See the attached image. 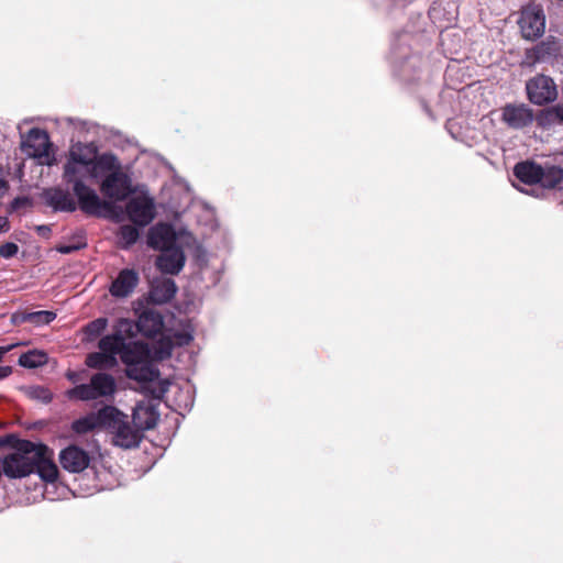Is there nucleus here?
<instances>
[{
    "mask_svg": "<svg viewBox=\"0 0 563 563\" xmlns=\"http://www.w3.org/2000/svg\"><path fill=\"white\" fill-rule=\"evenodd\" d=\"M114 167L115 157L111 154L98 156L92 166H85L74 162L65 164L63 179L67 185L71 186L81 211L97 217H110L113 213V202L100 199L97 192L85 184V179L98 178Z\"/></svg>",
    "mask_w": 563,
    "mask_h": 563,
    "instance_id": "nucleus-1",
    "label": "nucleus"
},
{
    "mask_svg": "<svg viewBox=\"0 0 563 563\" xmlns=\"http://www.w3.org/2000/svg\"><path fill=\"white\" fill-rule=\"evenodd\" d=\"M150 356L148 344L140 341H125L120 354L126 366L125 375L130 379L147 384L146 390L155 400H161L168 390L169 382L159 378V371L150 362Z\"/></svg>",
    "mask_w": 563,
    "mask_h": 563,
    "instance_id": "nucleus-2",
    "label": "nucleus"
},
{
    "mask_svg": "<svg viewBox=\"0 0 563 563\" xmlns=\"http://www.w3.org/2000/svg\"><path fill=\"white\" fill-rule=\"evenodd\" d=\"M36 443L29 440H19L13 451L7 454L0 464V475L9 478H22L34 473L35 459L40 457Z\"/></svg>",
    "mask_w": 563,
    "mask_h": 563,
    "instance_id": "nucleus-3",
    "label": "nucleus"
},
{
    "mask_svg": "<svg viewBox=\"0 0 563 563\" xmlns=\"http://www.w3.org/2000/svg\"><path fill=\"white\" fill-rule=\"evenodd\" d=\"M117 391V383L111 374L98 372L93 374L87 384H80L67 391L70 399L82 401L110 399Z\"/></svg>",
    "mask_w": 563,
    "mask_h": 563,
    "instance_id": "nucleus-4",
    "label": "nucleus"
},
{
    "mask_svg": "<svg viewBox=\"0 0 563 563\" xmlns=\"http://www.w3.org/2000/svg\"><path fill=\"white\" fill-rule=\"evenodd\" d=\"M528 100L536 106L554 102L559 97L558 85L550 76L538 74L526 82Z\"/></svg>",
    "mask_w": 563,
    "mask_h": 563,
    "instance_id": "nucleus-5",
    "label": "nucleus"
},
{
    "mask_svg": "<svg viewBox=\"0 0 563 563\" xmlns=\"http://www.w3.org/2000/svg\"><path fill=\"white\" fill-rule=\"evenodd\" d=\"M518 24L523 38L534 41L541 37L545 31V15L541 5L537 2H529L521 10Z\"/></svg>",
    "mask_w": 563,
    "mask_h": 563,
    "instance_id": "nucleus-6",
    "label": "nucleus"
},
{
    "mask_svg": "<svg viewBox=\"0 0 563 563\" xmlns=\"http://www.w3.org/2000/svg\"><path fill=\"white\" fill-rule=\"evenodd\" d=\"M22 147L29 156L38 158L43 165L51 166L55 162V157L51 154L49 136L44 130L31 129L22 141Z\"/></svg>",
    "mask_w": 563,
    "mask_h": 563,
    "instance_id": "nucleus-7",
    "label": "nucleus"
},
{
    "mask_svg": "<svg viewBox=\"0 0 563 563\" xmlns=\"http://www.w3.org/2000/svg\"><path fill=\"white\" fill-rule=\"evenodd\" d=\"M109 173L100 185L101 192L111 200L123 201L132 192L130 177L120 169L115 159V167Z\"/></svg>",
    "mask_w": 563,
    "mask_h": 563,
    "instance_id": "nucleus-8",
    "label": "nucleus"
},
{
    "mask_svg": "<svg viewBox=\"0 0 563 563\" xmlns=\"http://www.w3.org/2000/svg\"><path fill=\"white\" fill-rule=\"evenodd\" d=\"M132 338H134L133 321L130 319H120L114 327L113 333L101 338L98 347L100 351L117 357L121 354L126 339Z\"/></svg>",
    "mask_w": 563,
    "mask_h": 563,
    "instance_id": "nucleus-9",
    "label": "nucleus"
},
{
    "mask_svg": "<svg viewBox=\"0 0 563 563\" xmlns=\"http://www.w3.org/2000/svg\"><path fill=\"white\" fill-rule=\"evenodd\" d=\"M106 427L114 430L113 443L120 448H135L141 441V430L133 429L128 422V416L121 411H119L118 417L110 419Z\"/></svg>",
    "mask_w": 563,
    "mask_h": 563,
    "instance_id": "nucleus-10",
    "label": "nucleus"
},
{
    "mask_svg": "<svg viewBox=\"0 0 563 563\" xmlns=\"http://www.w3.org/2000/svg\"><path fill=\"white\" fill-rule=\"evenodd\" d=\"M129 219L139 227L150 224L155 218V202L148 196H136L131 198L125 206Z\"/></svg>",
    "mask_w": 563,
    "mask_h": 563,
    "instance_id": "nucleus-11",
    "label": "nucleus"
},
{
    "mask_svg": "<svg viewBox=\"0 0 563 563\" xmlns=\"http://www.w3.org/2000/svg\"><path fill=\"white\" fill-rule=\"evenodd\" d=\"M560 55V45L553 40L542 41L526 49L521 66L533 67L539 63L553 64Z\"/></svg>",
    "mask_w": 563,
    "mask_h": 563,
    "instance_id": "nucleus-12",
    "label": "nucleus"
},
{
    "mask_svg": "<svg viewBox=\"0 0 563 563\" xmlns=\"http://www.w3.org/2000/svg\"><path fill=\"white\" fill-rule=\"evenodd\" d=\"M533 110L526 103H507L501 108V121L514 130H522L532 124Z\"/></svg>",
    "mask_w": 563,
    "mask_h": 563,
    "instance_id": "nucleus-13",
    "label": "nucleus"
},
{
    "mask_svg": "<svg viewBox=\"0 0 563 563\" xmlns=\"http://www.w3.org/2000/svg\"><path fill=\"white\" fill-rule=\"evenodd\" d=\"M119 410L112 406L101 408L97 413H90L86 417L77 419L73 422L71 429L74 432L84 434L97 427L106 426L110 419L118 417Z\"/></svg>",
    "mask_w": 563,
    "mask_h": 563,
    "instance_id": "nucleus-14",
    "label": "nucleus"
},
{
    "mask_svg": "<svg viewBox=\"0 0 563 563\" xmlns=\"http://www.w3.org/2000/svg\"><path fill=\"white\" fill-rule=\"evenodd\" d=\"M41 198L54 211L73 212L77 208V203L70 192L60 187L45 188L41 194Z\"/></svg>",
    "mask_w": 563,
    "mask_h": 563,
    "instance_id": "nucleus-15",
    "label": "nucleus"
},
{
    "mask_svg": "<svg viewBox=\"0 0 563 563\" xmlns=\"http://www.w3.org/2000/svg\"><path fill=\"white\" fill-rule=\"evenodd\" d=\"M59 463L62 467L70 473H80L90 464V455L77 445H69L60 451Z\"/></svg>",
    "mask_w": 563,
    "mask_h": 563,
    "instance_id": "nucleus-16",
    "label": "nucleus"
},
{
    "mask_svg": "<svg viewBox=\"0 0 563 563\" xmlns=\"http://www.w3.org/2000/svg\"><path fill=\"white\" fill-rule=\"evenodd\" d=\"M147 243L155 250H166L176 245V232L170 224L158 223L148 231Z\"/></svg>",
    "mask_w": 563,
    "mask_h": 563,
    "instance_id": "nucleus-17",
    "label": "nucleus"
},
{
    "mask_svg": "<svg viewBox=\"0 0 563 563\" xmlns=\"http://www.w3.org/2000/svg\"><path fill=\"white\" fill-rule=\"evenodd\" d=\"M133 325L134 336L140 332L144 336L153 338L162 331L164 321L159 312L147 309L139 316L136 322L133 321Z\"/></svg>",
    "mask_w": 563,
    "mask_h": 563,
    "instance_id": "nucleus-18",
    "label": "nucleus"
},
{
    "mask_svg": "<svg viewBox=\"0 0 563 563\" xmlns=\"http://www.w3.org/2000/svg\"><path fill=\"white\" fill-rule=\"evenodd\" d=\"M139 284V274L134 269H122L112 282L109 291L115 298H126Z\"/></svg>",
    "mask_w": 563,
    "mask_h": 563,
    "instance_id": "nucleus-19",
    "label": "nucleus"
},
{
    "mask_svg": "<svg viewBox=\"0 0 563 563\" xmlns=\"http://www.w3.org/2000/svg\"><path fill=\"white\" fill-rule=\"evenodd\" d=\"M161 255L157 257V267L166 274L176 275L185 265V254L180 246L168 247L161 251Z\"/></svg>",
    "mask_w": 563,
    "mask_h": 563,
    "instance_id": "nucleus-20",
    "label": "nucleus"
},
{
    "mask_svg": "<svg viewBox=\"0 0 563 563\" xmlns=\"http://www.w3.org/2000/svg\"><path fill=\"white\" fill-rule=\"evenodd\" d=\"M36 450L41 454L38 459H35L34 472L38 473L43 479L54 482L57 478L58 470L52 461L51 450L42 443H36Z\"/></svg>",
    "mask_w": 563,
    "mask_h": 563,
    "instance_id": "nucleus-21",
    "label": "nucleus"
},
{
    "mask_svg": "<svg viewBox=\"0 0 563 563\" xmlns=\"http://www.w3.org/2000/svg\"><path fill=\"white\" fill-rule=\"evenodd\" d=\"M158 412L155 406L148 402H139L132 415L133 423L139 430H150L154 428L158 420Z\"/></svg>",
    "mask_w": 563,
    "mask_h": 563,
    "instance_id": "nucleus-22",
    "label": "nucleus"
},
{
    "mask_svg": "<svg viewBox=\"0 0 563 563\" xmlns=\"http://www.w3.org/2000/svg\"><path fill=\"white\" fill-rule=\"evenodd\" d=\"M177 291V286L172 278H161L153 282L150 297L155 303L162 305L172 300Z\"/></svg>",
    "mask_w": 563,
    "mask_h": 563,
    "instance_id": "nucleus-23",
    "label": "nucleus"
},
{
    "mask_svg": "<svg viewBox=\"0 0 563 563\" xmlns=\"http://www.w3.org/2000/svg\"><path fill=\"white\" fill-rule=\"evenodd\" d=\"M56 318V313L48 310L40 311H16L11 316V322L14 325H20L25 322L35 325H44L51 323Z\"/></svg>",
    "mask_w": 563,
    "mask_h": 563,
    "instance_id": "nucleus-24",
    "label": "nucleus"
},
{
    "mask_svg": "<svg viewBox=\"0 0 563 563\" xmlns=\"http://www.w3.org/2000/svg\"><path fill=\"white\" fill-rule=\"evenodd\" d=\"M514 173L520 181L528 185L540 184V179H542V166L533 162L518 163Z\"/></svg>",
    "mask_w": 563,
    "mask_h": 563,
    "instance_id": "nucleus-25",
    "label": "nucleus"
},
{
    "mask_svg": "<svg viewBox=\"0 0 563 563\" xmlns=\"http://www.w3.org/2000/svg\"><path fill=\"white\" fill-rule=\"evenodd\" d=\"M96 152L91 145L76 144L69 152V158L67 162H74L85 166H92L97 161Z\"/></svg>",
    "mask_w": 563,
    "mask_h": 563,
    "instance_id": "nucleus-26",
    "label": "nucleus"
},
{
    "mask_svg": "<svg viewBox=\"0 0 563 563\" xmlns=\"http://www.w3.org/2000/svg\"><path fill=\"white\" fill-rule=\"evenodd\" d=\"M85 363L95 369H112L118 365V358L100 351L88 354Z\"/></svg>",
    "mask_w": 563,
    "mask_h": 563,
    "instance_id": "nucleus-27",
    "label": "nucleus"
},
{
    "mask_svg": "<svg viewBox=\"0 0 563 563\" xmlns=\"http://www.w3.org/2000/svg\"><path fill=\"white\" fill-rule=\"evenodd\" d=\"M174 349L173 340L169 336H162L158 341H156L151 350V361H164L170 357Z\"/></svg>",
    "mask_w": 563,
    "mask_h": 563,
    "instance_id": "nucleus-28",
    "label": "nucleus"
},
{
    "mask_svg": "<svg viewBox=\"0 0 563 563\" xmlns=\"http://www.w3.org/2000/svg\"><path fill=\"white\" fill-rule=\"evenodd\" d=\"M48 357L44 351L32 350L19 357V365L26 368H36L47 363Z\"/></svg>",
    "mask_w": 563,
    "mask_h": 563,
    "instance_id": "nucleus-29",
    "label": "nucleus"
},
{
    "mask_svg": "<svg viewBox=\"0 0 563 563\" xmlns=\"http://www.w3.org/2000/svg\"><path fill=\"white\" fill-rule=\"evenodd\" d=\"M563 180V169L556 166L542 167L540 184L545 188H554Z\"/></svg>",
    "mask_w": 563,
    "mask_h": 563,
    "instance_id": "nucleus-30",
    "label": "nucleus"
},
{
    "mask_svg": "<svg viewBox=\"0 0 563 563\" xmlns=\"http://www.w3.org/2000/svg\"><path fill=\"white\" fill-rule=\"evenodd\" d=\"M118 236H119L121 246L124 249H128L137 241V239L140 236V232L135 227L130 225V224H124L120 228Z\"/></svg>",
    "mask_w": 563,
    "mask_h": 563,
    "instance_id": "nucleus-31",
    "label": "nucleus"
},
{
    "mask_svg": "<svg viewBox=\"0 0 563 563\" xmlns=\"http://www.w3.org/2000/svg\"><path fill=\"white\" fill-rule=\"evenodd\" d=\"M108 320L106 318H98L89 322L85 328V333L88 339L92 340L100 335L107 328Z\"/></svg>",
    "mask_w": 563,
    "mask_h": 563,
    "instance_id": "nucleus-32",
    "label": "nucleus"
},
{
    "mask_svg": "<svg viewBox=\"0 0 563 563\" xmlns=\"http://www.w3.org/2000/svg\"><path fill=\"white\" fill-rule=\"evenodd\" d=\"M87 242L82 235L76 238V242L70 244H60L56 246V251L62 254H70L86 247Z\"/></svg>",
    "mask_w": 563,
    "mask_h": 563,
    "instance_id": "nucleus-33",
    "label": "nucleus"
},
{
    "mask_svg": "<svg viewBox=\"0 0 563 563\" xmlns=\"http://www.w3.org/2000/svg\"><path fill=\"white\" fill-rule=\"evenodd\" d=\"M19 252V246L15 243L7 242L0 246V256L4 258H10L16 255Z\"/></svg>",
    "mask_w": 563,
    "mask_h": 563,
    "instance_id": "nucleus-34",
    "label": "nucleus"
},
{
    "mask_svg": "<svg viewBox=\"0 0 563 563\" xmlns=\"http://www.w3.org/2000/svg\"><path fill=\"white\" fill-rule=\"evenodd\" d=\"M550 112H551V108L547 109V110H543L539 117H538V121H539V124L540 125H547V124H553L555 122H558V117L556 114H552L550 115Z\"/></svg>",
    "mask_w": 563,
    "mask_h": 563,
    "instance_id": "nucleus-35",
    "label": "nucleus"
},
{
    "mask_svg": "<svg viewBox=\"0 0 563 563\" xmlns=\"http://www.w3.org/2000/svg\"><path fill=\"white\" fill-rule=\"evenodd\" d=\"M33 396L36 397V398L42 399L45 402H48L52 399L51 393L47 389H44V388H36V389H34Z\"/></svg>",
    "mask_w": 563,
    "mask_h": 563,
    "instance_id": "nucleus-36",
    "label": "nucleus"
},
{
    "mask_svg": "<svg viewBox=\"0 0 563 563\" xmlns=\"http://www.w3.org/2000/svg\"><path fill=\"white\" fill-rule=\"evenodd\" d=\"M556 114L558 122L563 123V103L551 107L550 115Z\"/></svg>",
    "mask_w": 563,
    "mask_h": 563,
    "instance_id": "nucleus-37",
    "label": "nucleus"
},
{
    "mask_svg": "<svg viewBox=\"0 0 563 563\" xmlns=\"http://www.w3.org/2000/svg\"><path fill=\"white\" fill-rule=\"evenodd\" d=\"M25 344H26L25 342H16V343H12V344H9V345H5V346H0V361L3 358V356L8 352L13 350L14 347L20 346V345H25Z\"/></svg>",
    "mask_w": 563,
    "mask_h": 563,
    "instance_id": "nucleus-38",
    "label": "nucleus"
},
{
    "mask_svg": "<svg viewBox=\"0 0 563 563\" xmlns=\"http://www.w3.org/2000/svg\"><path fill=\"white\" fill-rule=\"evenodd\" d=\"M36 231L43 238H48L51 234V228L48 225H37Z\"/></svg>",
    "mask_w": 563,
    "mask_h": 563,
    "instance_id": "nucleus-39",
    "label": "nucleus"
},
{
    "mask_svg": "<svg viewBox=\"0 0 563 563\" xmlns=\"http://www.w3.org/2000/svg\"><path fill=\"white\" fill-rule=\"evenodd\" d=\"M12 373L10 366H0V379L8 377Z\"/></svg>",
    "mask_w": 563,
    "mask_h": 563,
    "instance_id": "nucleus-40",
    "label": "nucleus"
},
{
    "mask_svg": "<svg viewBox=\"0 0 563 563\" xmlns=\"http://www.w3.org/2000/svg\"><path fill=\"white\" fill-rule=\"evenodd\" d=\"M8 190V184L5 180L0 179V197Z\"/></svg>",
    "mask_w": 563,
    "mask_h": 563,
    "instance_id": "nucleus-41",
    "label": "nucleus"
},
{
    "mask_svg": "<svg viewBox=\"0 0 563 563\" xmlns=\"http://www.w3.org/2000/svg\"><path fill=\"white\" fill-rule=\"evenodd\" d=\"M7 225H8V220H7V218L0 217V232H1V231H4V230H5V228H7Z\"/></svg>",
    "mask_w": 563,
    "mask_h": 563,
    "instance_id": "nucleus-42",
    "label": "nucleus"
},
{
    "mask_svg": "<svg viewBox=\"0 0 563 563\" xmlns=\"http://www.w3.org/2000/svg\"><path fill=\"white\" fill-rule=\"evenodd\" d=\"M191 340H192V336H191V335H189V334H185V335L181 338V344H188Z\"/></svg>",
    "mask_w": 563,
    "mask_h": 563,
    "instance_id": "nucleus-43",
    "label": "nucleus"
}]
</instances>
